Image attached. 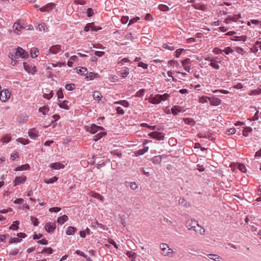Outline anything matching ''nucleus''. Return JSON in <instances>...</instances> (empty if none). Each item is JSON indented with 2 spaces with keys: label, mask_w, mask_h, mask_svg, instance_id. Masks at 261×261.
<instances>
[{
  "label": "nucleus",
  "mask_w": 261,
  "mask_h": 261,
  "mask_svg": "<svg viewBox=\"0 0 261 261\" xmlns=\"http://www.w3.org/2000/svg\"><path fill=\"white\" fill-rule=\"evenodd\" d=\"M207 256L214 261H221V258L217 254H208Z\"/></svg>",
  "instance_id": "nucleus-26"
},
{
  "label": "nucleus",
  "mask_w": 261,
  "mask_h": 261,
  "mask_svg": "<svg viewBox=\"0 0 261 261\" xmlns=\"http://www.w3.org/2000/svg\"><path fill=\"white\" fill-rule=\"evenodd\" d=\"M98 77V74L96 73L90 72L86 77L87 80H92Z\"/></svg>",
  "instance_id": "nucleus-27"
},
{
  "label": "nucleus",
  "mask_w": 261,
  "mask_h": 261,
  "mask_svg": "<svg viewBox=\"0 0 261 261\" xmlns=\"http://www.w3.org/2000/svg\"><path fill=\"white\" fill-rule=\"evenodd\" d=\"M178 204L181 206H184L186 207H189L190 206V203L187 202L185 199L184 198H179V199L178 200Z\"/></svg>",
  "instance_id": "nucleus-22"
},
{
  "label": "nucleus",
  "mask_w": 261,
  "mask_h": 261,
  "mask_svg": "<svg viewBox=\"0 0 261 261\" xmlns=\"http://www.w3.org/2000/svg\"><path fill=\"white\" fill-rule=\"evenodd\" d=\"M184 49L182 48H179L177 49L175 51V56L176 58H178L180 55L181 54Z\"/></svg>",
  "instance_id": "nucleus-59"
},
{
  "label": "nucleus",
  "mask_w": 261,
  "mask_h": 261,
  "mask_svg": "<svg viewBox=\"0 0 261 261\" xmlns=\"http://www.w3.org/2000/svg\"><path fill=\"white\" fill-rule=\"evenodd\" d=\"M158 8H159V10H160L161 11H167L169 10L168 7L167 6L163 5V4L160 5L159 6Z\"/></svg>",
  "instance_id": "nucleus-47"
},
{
  "label": "nucleus",
  "mask_w": 261,
  "mask_h": 261,
  "mask_svg": "<svg viewBox=\"0 0 261 261\" xmlns=\"http://www.w3.org/2000/svg\"><path fill=\"white\" fill-rule=\"evenodd\" d=\"M56 6V4L53 3L47 4L45 6L40 8L39 10L42 12H49L52 10Z\"/></svg>",
  "instance_id": "nucleus-9"
},
{
  "label": "nucleus",
  "mask_w": 261,
  "mask_h": 261,
  "mask_svg": "<svg viewBox=\"0 0 261 261\" xmlns=\"http://www.w3.org/2000/svg\"><path fill=\"white\" fill-rule=\"evenodd\" d=\"M148 150V147H145L142 149H139V150H137L135 152L136 155L139 156L140 155H142V154H144L145 152H147Z\"/></svg>",
  "instance_id": "nucleus-30"
},
{
  "label": "nucleus",
  "mask_w": 261,
  "mask_h": 261,
  "mask_svg": "<svg viewBox=\"0 0 261 261\" xmlns=\"http://www.w3.org/2000/svg\"><path fill=\"white\" fill-rule=\"evenodd\" d=\"M184 121L186 124L193 125L195 124L194 121L191 118H184Z\"/></svg>",
  "instance_id": "nucleus-41"
},
{
  "label": "nucleus",
  "mask_w": 261,
  "mask_h": 261,
  "mask_svg": "<svg viewBox=\"0 0 261 261\" xmlns=\"http://www.w3.org/2000/svg\"><path fill=\"white\" fill-rule=\"evenodd\" d=\"M49 111V108L48 106H45L41 107L39 109V111L42 113L43 115H46L48 113Z\"/></svg>",
  "instance_id": "nucleus-29"
},
{
  "label": "nucleus",
  "mask_w": 261,
  "mask_h": 261,
  "mask_svg": "<svg viewBox=\"0 0 261 261\" xmlns=\"http://www.w3.org/2000/svg\"><path fill=\"white\" fill-rule=\"evenodd\" d=\"M87 69L85 67H80V69H77L78 73H81L82 75L85 74L87 72Z\"/></svg>",
  "instance_id": "nucleus-46"
},
{
  "label": "nucleus",
  "mask_w": 261,
  "mask_h": 261,
  "mask_svg": "<svg viewBox=\"0 0 261 261\" xmlns=\"http://www.w3.org/2000/svg\"><path fill=\"white\" fill-rule=\"evenodd\" d=\"M182 108L179 106H174L171 108V112L173 115H176L182 111Z\"/></svg>",
  "instance_id": "nucleus-20"
},
{
  "label": "nucleus",
  "mask_w": 261,
  "mask_h": 261,
  "mask_svg": "<svg viewBox=\"0 0 261 261\" xmlns=\"http://www.w3.org/2000/svg\"><path fill=\"white\" fill-rule=\"evenodd\" d=\"M128 70L127 68L121 73V76L122 77H125L128 74Z\"/></svg>",
  "instance_id": "nucleus-63"
},
{
  "label": "nucleus",
  "mask_w": 261,
  "mask_h": 261,
  "mask_svg": "<svg viewBox=\"0 0 261 261\" xmlns=\"http://www.w3.org/2000/svg\"><path fill=\"white\" fill-rule=\"evenodd\" d=\"M193 6L195 9L202 11H206L207 9L206 5L203 4H196Z\"/></svg>",
  "instance_id": "nucleus-23"
},
{
  "label": "nucleus",
  "mask_w": 261,
  "mask_h": 261,
  "mask_svg": "<svg viewBox=\"0 0 261 261\" xmlns=\"http://www.w3.org/2000/svg\"><path fill=\"white\" fill-rule=\"evenodd\" d=\"M161 249V254L165 256L171 257L173 253V251L171 249L168 244L166 243H161L160 245Z\"/></svg>",
  "instance_id": "nucleus-2"
},
{
  "label": "nucleus",
  "mask_w": 261,
  "mask_h": 261,
  "mask_svg": "<svg viewBox=\"0 0 261 261\" xmlns=\"http://www.w3.org/2000/svg\"><path fill=\"white\" fill-rule=\"evenodd\" d=\"M61 45L57 44L51 46L48 50V52L51 54H57L61 51Z\"/></svg>",
  "instance_id": "nucleus-13"
},
{
  "label": "nucleus",
  "mask_w": 261,
  "mask_h": 261,
  "mask_svg": "<svg viewBox=\"0 0 261 261\" xmlns=\"http://www.w3.org/2000/svg\"><path fill=\"white\" fill-rule=\"evenodd\" d=\"M57 94L58 98H62L64 97L62 90L61 89H60L57 91Z\"/></svg>",
  "instance_id": "nucleus-64"
},
{
  "label": "nucleus",
  "mask_w": 261,
  "mask_h": 261,
  "mask_svg": "<svg viewBox=\"0 0 261 261\" xmlns=\"http://www.w3.org/2000/svg\"><path fill=\"white\" fill-rule=\"evenodd\" d=\"M193 230L198 234L204 235L205 234L204 228L202 226L199 225V224L196 226L195 228Z\"/></svg>",
  "instance_id": "nucleus-18"
},
{
  "label": "nucleus",
  "mask_w": 261,
  "mask_h": 261,
  "mask_svg": "<svg viewBox=\"0 0 261 261\" xmlns=\"http://www.w3.org/2000/svg\"><path fill=\"white\" fill-rule=\"evenodd\" d=\"M11 139V136L10 134H7L2 138L1 140L4 143H8L10 141Z\"/></svg>",
  "instance_id": "nucleus-36"
},
{
  "label": "nucleus",
  "mask_w": 261,
  "mask_h": 261,
  "mask_svg": "<svg viewBox=\"0 0 261 261\" xmlns=\"http://www.w3.org/2000/svg\"><path fill=\"white\" fill-rule=\"evenodd\" d=\"M17 141H18V142H19L22 144H24V145L28 144L30 142V141L28 139H26L22 138H20L18 139L17 140Z\"/></svg>",
  "instance_id": "nucleus-43"
},
{
  "label": "nucleus",
  "mask_w": 261,
  "mask_h": 261,
  "mask_svg": "<svg viewBox=\"0 0 261 261\" xmlns=\"http://www.w3.org/2000/svg\"><path fill=\"white\" fill-rule=\"evenodd\" d=\"M141 126H142V127H148V128H150L151 130H154L155 129V126H154V125H153V126L149 125L148 124H147L146 123H142L141 124Z\"/></svg>",
  "instance_id": "nucleus-54"
},
{
  "label": "nucleus",
  "mask_w": 261,
  "mask_h": 261,
  "mask_svg": "<svg viewBox=\"0 0 261 261\" xmlns=\"http://www.w3.org/2000/svg\"><path fill=\"white\" fill-rule=\"evenodd\" d=\"M93 98L95 100H99L102 97L101 93L98 91H94L93 94Z\"/></svg>",
  "instance_id": "nucleus-35"
},
{
  "label": "nucleus",
  "mask_w": 261,
  "mask_h": 261,
  "mask_svg": "<svg viewBox=\"0 0 261 261\" xmlns=\"http://www.w3.org/2000/svg\"><path fill=\"white\" fill-rule=\"evenodd\" d=\"M76 231V228L72 227V226H69L67 228V231H66V234L67 235H71L74 233V232Z\"/></svg>",
  "instance_id": "nucleus-33"
},
{
  "label": "nucleus",
  "mask_w": 261,
  "mask_h": 261,
  "mask_svg": "<svg viewBox=\"0 0 261 261\" xmlns=\"http://www.w3.org/2000/svg\"><path fill=\"white\" fill-rule=\"evenodd\" d=\"M103 130L104 129L102 127L97 126L94 124H92L87 129L88 132L92 134L98 132V134L94 137L93 140L94 141H98L106 134V132H103Z\"/></svg>",
  "instance_id": "nucleus-1"
},
{
  "label": "nucleus",
  "mask_w": 261,
  "mask_h": 261,
  "mask_svg": "<svg viewBox=\"0 0 261 261\" xmlns=\"http://www.w3.org/2000/svg\"><path fill=\"white\" fill-rule=\"evenodd\" d=\"M29 136L33 140H36L38 137L39 132L36 128L30 129L28 132Z\"/></svg>",
  "instance_id": "nucleus-15"
},
{
  "label": "nucleus",
  "mask_w": 261,
  "mask_h": 261,
  "mask_svg": "<svg viewBox=\"0 0 261 261\" xmlns=\"http://www.w3.org/2000/svg\"><path fill=\"white\" fill-rule=\"evenodd\" d=\"M11 96V93L7 89H4L0 93V99L3 102L8 101Z\"/></svg>",
  "instance_id": "nucleus-4"
},
{
  "label": "nucleus",
  "mask_w": 261,
  "mask_h": 261,
  "mask_svg": "<svg viewBox=\"0 0 261 261\" xmlns=\"http://www.w3.org/2000/svg\"><path fill=\"white\" fill-rule=\"evenodd\" d=\"M91 196L95 198L100 200L101 202L104 201V197L99 193H92Z\"/></svg>",
  "instance_id": "nucleus-31"
},
{
  "label": "nucleus",
  "mask_w": 261,
  "mask_h": 261,
  "mask_svg": "<svg viewBox=\"0 0 261 261\" xmlns=\"http://www.w3.org/2000/svg\"><path fill=\"white\" fill-rule=\"evenodd\" d=\"M59 106L61 108L65 109V110H68L69 107L68 105V101H63L62 102H60L59 103Z\"/></svg>",
  "instance_id": "nucleus-34"
},
{
  "label": "nucleus",
  "mask_w": 261,
  "mask_h": 261,
  "mask_svg": "<svg viewBox=\"0 0 261 261\" xmlns=\"http://www.w3.org/2000/svg\"><path fill=\"white\" fill-rule=\"evenodd\" d=\"M13 29L16 34L19 35L21 32V30L24 29V28L19 22L17 21L14 23Z\"/></svg>",
  "instance_id": "nucleus-10"
},
{
  "label": "nucleus",
  "mask_w": 261,
  "mask_h": 261,
  "mask_svg": "<svg viewBox=\"0 0 261 261\" xmlns=\"http://www.w3.org/2000/svg\"><path fill=\"white\" fill-rule=\"evenodd\" d=\"M252 131V128L250 127H246L244 128L243 131V135L245 137H247L249 135V133Z\"/></svg>",
  "instance_id": "nucleus-37"
},
{
  "label": "nucleus",
  "mask_w": 261,
  "mask_h": 261,
  "mask_svg": "<svg viewBox=\"0 0 261 261\" xmlns=\"http://www.w3.org/2000/svg\"><path fill=\"white\" fill-rule=\"evenodd\" d=\"M115 103L121 105L123 106V107H125L126 108L128 107V106H129L128 102L125 100L116 101V102H115Z\"/></svg>",
  "instance_id": "nucleus-38"
},
{
  "label": "nucleus",
  "mask_w": 261,
  "mask_h": 261,
  "mask_svg": "<svg viewBox=\"0 0 261 261\" xmlns=\"http://www.w3.org/2000/svg\"><path fill=\"white\" fill-rule=\"evenodd\" d=\"M28 56V54L24 49L21 47H18L15 52L14 58L18 59V58H21L22 59H26Z\"/></svg>",
  "instance_id": "nucleus-3"
},
{
  "label": "nucleus",
  "mask_w": 261,
  "mask_h": 261,
  "mask_svg": "<svg viewBox=\"0 0 261 261\" xmlns=\"http://www.w3.org/2000/svg\"><path fill=\"white\" fill-rule=\"evenodd\" d=\"M208 100L210 102V104L212 106H217L221 104V100L217 97H213L212 98H208Z\"/></svg>",
  "instance_id": "nucleus-16"
},
{
  "label": "nucleus",
  "mask_w": 261,
  "mask_h": 261,
  "mask_svg": "<svg viewBox=\"0 0 261 261\" xmlns=\"http://www.w3.org/2000/svg\"><path fill=\"white\" fill-rule=\"evenodd\" d=\"M250 23H251L252 24H260L261 25V22L258 20H255V19H252V20H251L250 21H248V22H247L248 25H250Z\"/></svg>",
  "instance_id": "nucleus-52"
},
{
  "label": "nucleus",
  "mask_w": 261,
  "mask_h": 261,
  "mask_svg": "<svg viewBox=\"0 0 261 261\" xmlns=\"http://www.w3.org/2000/svg\"><path fill=\"white\" fill-rule=\"evenodd\" d=\"M190 64V59L187 58L182 61V65H189Z\"/></svg>",
  "instance_id": "nucleus-61"
},
{
  "label": "nucleus",
  "mask_w": 261,
  "mask_h": 261,
  "mask_svg": "<svg viewBox=\"0 0 261 261\" xmlns=\"http://www.w3.org/2000/svg\"><path fill=\"white\" fill-rule=\"evenodd\" d=\"M56 225L54 222L47 223L45 225V229L49 233L53 232L56 229Z\"/></svg>",
  "instance_id": "nucleus-11"
},
{
  "label": "nucleus",
  "mask_w": 261,
  "mask_h": 261,
  "mask_svg": "<svg viewBox=\"0 0 261 261\" xmlns=\"http://www.w3.org/2000/svg\"><path fill=\"white\" fill-rule=\"evenodd\" d=\"M26 236H27L26 234L24 233H22V232L18 233L17 234V237H15V238H13L11 239L10 243H12L20 242L22 240V238H24L25 237H26Z\"/></svg>",
  "instance_id": "nucleus-12"
},
{
  "label": "nucleus",
  "mask_w": 261,
  "mask_h": 261,
  "mask_svg": "<svg viewBox=\"0 0 261 261\" xmlns=\"http://www.w3.org/2000/svg\"><path fill=\"white\" fill-rule=\"evenodd\" d=\"M26 180L25 176H16L14 180V186L24 183Z\"/></svg>",
  "instance_id": "nucleus-14"
},
{
  "label": "nucleus",
  "mask_w": 261,
  "mask_h": 261,
  "mask_svg": "<svg viewBox=\"0 0 261 261\" xmlns=\"http://www.w3.org/2000/svg\"><path fill=\"white\" fill-rule=\"evenodd\" d=\"M60 210H61V208L59 207H51L49 209V211L51 213L58 212Z\"/></svg>",
  "instance_id": "nucleus-56"
},
{
  "label": "nucleus",
  "mask_w": 261,
  "mask_h": 261,
  "mask_svg": "<svg viewBox=\"0 0 261 261\" xmlns=\"http://www.w3.org/2000/svg\"><path fill=\"white\" fill-rule=\"evenodd\" d=\"M49 167L54 168V169L58 170L60 169H63L65 166L60 163H54L49 165Z\"/></svg>",
  "instance_id": "nucleus-19"
},
{
  "label": "nucleus",
  "mask_w": 261,
  "mask_h": 261,
  "mask_svg": "<svg viewBox=\"0 0 261 261\" xmlns=\"http://www.w3.org/2000/svg\"><path fill=\"white\" fill-rule=\"evenodd\" d=\"M204 60L210 61V65L214 69H219L220 68L219 63H221V61H218L216 59H212L210 57L205 58Z\"/></svg>",
  "instance_id": "nucleus-8"
},
{
  "label": "nucleus",
  "mask_w": 261,
  "mask_h": 261,
  "mask_svg": "<svg viewBox=\"0 0 261 261\" xmlns=\"http://www.w3.org/2000/svg\"><path fill=\"white\" fill-rule=\"evenodd\" d=\"M19 222L18 221H15L10 226L9 228L13 230H17L18 229V224Z\"/></svg>",
  "instance_id": "nucleus-40"
},
{
  "label": "nucleus",
  "mask_w": 261,
  "mask_h": 261,
  "mask_svg": "<svg viewBox=\"0 0 261 261\" xmlns=\"http://www.w3.org/2000/svg\"><path fill=\"white\" fill-rule=\"evenodd\" d=\"M261 93V89H258L257 90H252L249 92V94L250 95H257Z\"/></svg>",
  "instance_id": "nucleus-48"
},
{
  "label": "nucleus",
  "mask_w": 261,
  "mask_h": 261,
  "mask_svg": "<svg viewBox=\"0 0 261 261\" xmlns=\"http://www.w3.org/2000/svg\"><path fill=\"white\" fill-rule=\"evenodd\" d=\"M65 88L69 91H72L75 88V85L73 84H69L65 85Z\"/></svg>",
  "instance_id": "nucleus-45"
},
{
  "label": "nucleus",
  "mask_w": 261,
  "mask_h": 261,
  "mask_svg": "<svg viewBox=\"0 0 261 261\" xmlns=\"http://www.w3.org/2000/svg\"><path fill=\"white\" fill-rule=\"evenodd\" d=\"M58 178L56 176H54L53 178H50L48 179H45L44 182L46 184H53L54 182L57 181Z\"/></svg>",
  "instance_id": "nucleus-42"
},
{
  "label": "nucleus",
  "mask_w": 261,
  "mask_h": 261,
  "mask_svg": "<svg viewBox=\"0 0 261 261\" xmlns=\"http://www.w3.org/2000/svg\"><path fill=\"white\" fill-rule=\"evenodd\" d=\"M168 63L169 65L177 67L179 65L178 62L175 60H170L168 61Z\"/></svg>",
  "instance_id": "nucleus-53"
},
{
  "label": "nucleus",
  "mask_w": 261,
  "mask_h": 261,
  "mask_svg": "<svg viewBox=\"0 0 261 261\" xmlns=\"http://www.w3.org/2000/svg\"><path fill=\"white\" fill-rule=\"evenodd\" d=\"M246 36H238V37H236V39H233L234 40H236V41H245L246 40Z\"/></svg>",
  "instance_id": "nucleus-57"
},
{
  "label": "nucleus",
  "mask_w": 261,
  "mask_h": 261,
  "mask_svg": "<svg viewBox=\"0 0 261 261\" xmlns=\"http://www.w3.org/2000/svg\"><path fill=\"white\" fill-rule=\"evenodd\" d=\"M68 216L66 215H64L58 218L57 222L60 224H63L68 220Z\"/></svg>",
  "instance_id": "nucleus-24"
},
{
  "label": "nucleus",
  "mask_w": 261,
  "mask_h": 261,
  "mask_svg": "<svg viewBox=\"0 0 261 261\" xmlns=\"http://www.w3.org/2000/svg\"><path fill=\"white\" fill-rule=\"evenodd\" d=\"M151 161L154 164H159L162 161V156H155L151 159Z\"/></svg>",
  "instance_id": "nucleus-28"
},
{
  "label": "nucleus",
  "mask_w": 261,
  "mask_h": 261,
  "mask_svg": "<svg viewBox=\"0 0 261 261\" xmlns=\"http://www.w3.org/2000/svg\"><path fill=\"white\" fill-rule=\"evenodd\" d=\"M198 224V222L195 219H188L186 222V226L189 230L195 229Z\"/></svg>",
  "instance_id": "nucleus-5"
},
{
  "label": "nucleus",
  "mask_w": 261,
  "mask_h": 261,
  "mask_svg": "<svg viewBox=\"0 0 261 261\" xmlns=\"http://www.w3.org/2000/svg\"><path fill=\"white\" fill-rule=\"evenodd\" d=\"M163 47L164 49H169V50H174V49L173 46H170L167 44H163Z\"/></svg>",
  "instance_id": "nucleus-58"
},
{
  "label": "nucleus",
  "mask_w": 261,
  "mask_h": 261,
  "mask_svg": "<svg viewBox=\"0 0 261 261\" xmlns=\"http://www.w3.org/2000/svg\"><path fill=\"white\" fill-rule=\"evenodd\" d=\"M37 29L40 32H46L48 31V28L45 23H41L38 26Z\"/></svg>",
  "instance_id": "nucleus-21"
},
{
  "label": "nucleus",
  "mask_w": 261,
  "mask_h": 261,
  "mask_svg": "<svg viewBox=\"0 0 261 261\" xmlns=\"http://www.w3.org/2000/svg\"><path fill=\"white\" fill-rule=\"evenodd\" d=\"M208 97L202 96V97H200L198 101L200 103H204L207 102V99H208Z\"/></svg>",
  "instance_id": "nucleus-49"
},
{
  "label": "nucleus",
  "mask_w": 261,
  "mask_h": 261,
  "mask_svg": "<svg viewBox=\"0 0 261 261\" xmlns=\"http://www.w3.org/2000/svg\"><path fill=\"white\" fill-rule=\"evenodd\" d=\"M160 96H161L160 99H161V102L162 101H164L168 99V98L169 97V95L167 93H165L163 95L160 94Z\"/></svg>",
  "instance_id": "nucleus-50"
},
{
  "label": "nucleus",
  "mask_w": 261,
  "mask_h": 261,
  "mask_svg": "<svg viewBox=\"0 0 261 261\" xmlns=\"http://www.w3.org/2000/svg\"><path fill=\"white\" fill-rule=\"evenodd\" d=\"M226 55H228L229 53L233 52V50L231 49L230 47H227L224 48L223 50Z\"/></svg>",
  "instance_id": "nucleus-60"
},
{
  "label": "nucleus",
  "mask_w": 261,
  "mask_h": 261,
  "mask_svg": "<svg viewBox=\"0 0 261 261\" xmlns=\"http://www.w3.org/2000/svg\"><path fill=\"white\" fill-rule=\"evenodd\" d=\"M258 195L259 196L258 198H256V201H261V186H259L258 191H257Z\"/></svg>",
  "instance_id": "nucleus-62"
},
{
  "label": "nucleus",
  "mask_w": 261,
  "mask_h": 261,
  "mask_svg": "<svg viewBox=\"0 0 261 261\" xmlns=\"http://www.w3.org/2000/svg\"><path fill=\"white\" fill-rule=\"evenodd\" d=\"M23 68L27 72L33 74L37 71L36 67L35 66L29 64L26 62L23 63Z\"/></svg>",
  "instance_id": "nucleus-6"
},
{
  "label": "nucleus",
  "mask_w": 261,
  "mask_h": 261,
  "mask_svg": "<svg viewBox=\"0 0 261 261\" xmlns=\"http://www.w3.org/2000/svg\"><path fill=\"white\" fill-rule=\"evenodd\" d=\"M53 252V250L51 248H45L41 251V253H46L47 254H50Z\"/></svg>",
  "instance_id": "nucleus-55"
},
{
  "label": "nucleus",
  "mask_w": 261,
  "mask_h": 261,
  "mask_svg": "<svg viewBox=\"0 0 261 261\" xmlns=\"http://www.w3.org/2000/svg\"><path fill=\"white\" fill-rule=\"evenodd\" d=\"M30 168L29 164H26L19 167H17L15 169V171H23V170H28Z\"/></svg>",
  "instance_id": "nucleus-25"
},
{
  "label": "nucleus",
  "mask_w": 261,
  "mask_h": 261,
  "mask_svg": "<svg viewBox=\"0 0 261 261\" xmlns=\"http://www.w3.org/2000/svg\"><path fill=\"white\" fill-rule=\"evenodd\" d=\"M31 220L32 222V223L33 224V225L35 226H37L38 225L39 222V221L38 220V219L36 217H34L33 216H31Z\"/></svg>",
  "instance_id": "nucleus-44"
},
{
  "label": "nucleus",
  "mask_w": 261,
  "mask_h": 261,
  "mask_svg": "<svg viewBox=\"0 0 261 261\" xmlns=\"http://www.w3.org/2000/svg\"><path fill=\"white\" fill-rule=\"evenodd\" d=\"M39 53V50L36 48H34L31 49V56L32 58H35L37 57Z\"/></svg>",
  "instance_id": "nucleus-32"
},
{
  "label": "nucleus",
  "mask_w": 261,
  "mask_h": 261,
  "mask_svg": "<svg viewBox=\"0 0 261 261\" xmlns=\"http://www.w3.org/2000/svg\"><path fill=\"white\" fill-rule=\"evenodd\" d=\"M160 94H156L153 97H149L148 101L150 103L152 104H159L161 102V99H160Z\"/></svg>",
  "instance_id": "nucleus-17"
},
{
  "label": "nucleus",
  "mask_w": 261,
  "mask_h": 261,
  "mask_svg": "<svg viewBox=\"0 0 261 261\" xmlns=\"http://www.w3.org/2000/svg\"><path fill=\"white\" fill-rule=\"evenodd\" d=\"M237 168L243 173H245L247 171L246 166L243 164H238Z\"/></svg>",
  "instance_id": "nucleus-39"
},
{
  "label": "nucleus",
  "mask_w": 261,
  "mask_h": 261,
  "mask_svg": "<svg viewBox=\"0 0 261 261\" xmlns=\"http://www.w3.org/2000/svg\"><path fill=\"white\" fill-rule=\"evenodd\" d=\"M149 136L154 138L157 140H163L165 138V135L163 133L158 132H153L148 134Z\"/></svg>",
  "instance_id": "nucleus-7"
},
{
  "label": "nucleus",
  "mask_w": 261,
  "mask_h": 261,
  "mask_svg": "<svg viewBox=\"0 0 261 261\" xmlns=\"http://www.w3.org/2000/svg\"><path fill=\"white\" fill-rule=\"evenodd\" d=\"M145 90L142 89L139 90L135 94L136 97H142L144 94Z\"/></svg>",
  "instance_id": "nucleus-51"
}]
</instances>
